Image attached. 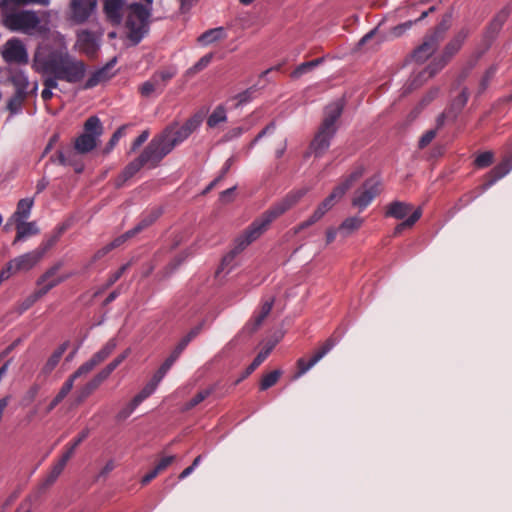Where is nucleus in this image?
<instances>
[{
  "label": "nucleus",
  "mask_w": 512,
  "mask_h": 512,
  "mask_svg": "<svg viewBox=\"0 0 512 512\" xmlns=\"http://www.w3.org/2000/svg\"><path fill=\"white\" fill-rule=\"evenodd\" d=\"M154 392H155V389L152 387V385H149L147 383L142 388V390L137 395H135L134 398L131 400L133 402V406H138L140 403H142L145 399H147Z\"/></svg>",
  "instance_id": "4d7b16f0"
},
{
  "label": "nucleus",
  "mask_w": 512,
  "mask_h": 512,
  "mask_svg": "<svg viewBox=\"0 0 512 512\" xmlns=\"http://www.w3.org/2000/svg\"><path fill=\"white\" fill-rule=\"evenodd\" d=\"M72 152L70 151L69 152V155L66 156L65 153L62 151V150H58L56 155H52L50 157V161L51 162H56L58 161V163L60 165H63V166H66V165H71L74 167V170L76 173H81L83 171V165L80 164V163H76L72 157Z\"/></svg>",
  "instance_id": "f704fd0d"
},
{
  "label": "nucleus",
  "mask_w": 512,
  "mask_h": 512,
  "mask_svg": "<svg viewBox=\"0 0 512 512\" xmlns=\"http://www.w3.org/2000/svg\"><path fill=\"white\" fill-rule=\"evenodd\" d=\"M77 45L87 56L94 55L99 49L96 35L89 30H82L77 33Z\"/></svg>",
  "instance_id": "6ab92c4d"
},
{
  "label": "nucleus",
  "mask_w": 512,
  "mask_h": 512,
  "mask_svg": "<svg viewBox=\"0 0 512 512\" xmlns=\"http://www.w3.org/2000/svg\"><path fill=\"white\" fill-rule=\"evenodd\" d=\"M274 305V298H270L262 303L260 313L255 316L250 332L254 333L262 325L265 318L270 314Z\"/></svg>",
  "instance_id": "2f4dec72"
},
{
  "label": "nucleus",
  "mask_w": 512,
  "mask_h": 512,
  "mask_svg": "<svg viewBox=\"0 0 512 512\" xmlns=\"http://www.w3.org/2000/svg\"><path fill=\"white\" fill-rule=\"evenodd\" d=\"M156 90L160 91V87L152 77L150 78V80L142 83V85L139 87V92L143 97H150L151 94Z\"/></svg>",
  "instance_id": "864d4df0"
},
{
  "label": "nucleus",
  "mask_w": 512,
  "mask_h": 512,
  "mask_svg": "<svg viewBox=\"0 0 512 512\" xmlns=\"http://www.w3.org/2000/svg\"><path fill=\"white\" fill-rule=\"evenodd\" d=\"M336 132L319 126L317 133L310 143V150L315 157H322L329 149L331 140Z\"/></svg>",
  "instance_id": "2eb2a0df"
},
{
  "label": "nucleus",
  "mask_w": 512,
  "mask_h": 512,
  "mask_svg": "<svg viewBox=\"0 0 512 512\" xmlns=\"http://www.w3.org/2000/svg\"><path fill=\"white\" fill-rule=\"evenodd\" d=\"M128 267H129V263H126V264L122 265L117 271L110 274V276L106 282L105 288H108V287L112 286L114 283H116L122 277V275L126 272Z\"/></svg>",
  "instance_id": "e2e57ef3"
},
{
  "label": "nucleus",
  "mask_w": 512,
  "mask_h": 512,
  "mask_svg": "<svg viewBox=\"0 0 512 512\" xmlns=\"http://www.w3.org/2000/svg\"><path fill=\"white\" fill-rule=\"evenodd\" d=\"M135 232L130 229L128 230L127 232H125L123 235L115 238L113 241H111L110 243H108V246L109 248L111 249V251L117 247H119L120 245H122L127 239L135 236Z\"/></svg>",
  "instance_id": "0e129e2a"
},
{
  "label": "nucleus",
  "mask_w": 512,
  "mask_h": 512,
  "mask_svg": "<svg viewBox=\"0 0 512 512\" xmlns=\"http://www.w3.org/2000/svg\"><path fill=\"white\" fill-rule=\"evenodd\" d=\"M9 80L15 86L17 92L27 93V88L29 85L28 77L21 70L14 71Z\"/></svg>",
  "instance_id": "79ce46f5"
},
{
  "label": "nucleus",
  "mask_w": 512,
  "mask_h": 512,
  "mask_svg": "<svg viewBox=\"0 0 512 512\" xmlns=\"http://www.w3.org/2000/svg\"><path fill=\"white\" fill-rule=\"evenodd\" d=\"M177 74V69L173 66L158 70L151 76L160 87V93L163 92L166 84Z\"/></svg>",
  "instance_id": "c85d7f7f"
},
{
  "label": "nucleus",
  "mask_w": 512,
  "mask_h": 512,
  "mask_svg": "<svg viewBox=\"0 0 512 512\" xmlns=\"http://www.w3.org/2000/svg\"><path fill=\"white\" fill-rule=\"evenodd\" d=\"M282 375V371L279 369L273 370L268 374L264 375L260 381V390L265 391L274 386Z\"/></svg>",
  "instance_id": "49530a36"
},
{
  "label": "nucleus",
  "mask_w": 512,
  "mask_h": 512,
  "mask_svg": "<svg viewBox=\"0 0 512 512\" xmlns=\"http://www.w3.org/2000/svg\"><path fill=\"white\" fill-rule=\"evenodd\" d=\"M469 33L470 31L468 28H462L459 30L457 34L445 45L440 57L449 63L451 59L460 51L465 40L469 36Z\"/></svg>",
  "instance_id": "f3484780"
},
{
  "label": "nucleus",
  "mask_w": 512,
  "mask_h": 512,
  "mask_svg": "<svg viewBox=\"0 0 512 512\" xmlns=\"http://www.w3.org/2000/svg\"><path fill=\"white\" fill-rule=\"evenodd\" d=\"M422 216V208L415 209L404 221L397 224L393 231V236H398L403 230L411 228Z\"/></svg>",
  "instance_id": "72a5a7b5"
},
{
  "label": "nucleus",
  "mask_w": 512,
  "mask_h": 512,
  "mask_svg": "<svg viewBox=\"0 0 512 512\" xmlns=\"http://www.w3.org/2000/svg\"><path fill=\"white\" fill-rule=\"evenodd\" d=\"M202 327H203V324H199L197 326H195L194 328H192L179 342V344L181 346H183L184 348L187 347V345L195 338L199 335V333L201 332L202 330Z\"/></svg>",
  "instance_id": "680f3d73"
},
{
  "label": "nucleus",
  "mask_w": 512,
  "mask_h": 512,
  "mask_svg": "<svg viewBox=\"0 0 512 512\" xmlns=\"http://www.w3.org/2000/svg\"><path fill=\"white\" fill-rule=\"evenodd\" d=\"M49 291V286L46 288H37L22 302V310H27L28 308H30L36 301L45 296Z\"/></svg>",
  "instance_id": "09e8293b"
},
{
  "label": "nucleus",
  "mask_w": 512,
  "mask_h": 512,
  "mask_svg": "<svg viewBox=\"0 0 512 512\" xmlns=\"http://www.w3.org/2000/svg\"><path fill=\"white\" fill-rule=\"evenodd\" d=\"M42 258L36 250L30 251L20 255L13 260L9 261L6 270L2 269V280L9 278L12 274L20 271H29L32 269Z\"/></svg>",
  "instance_id": "9b49d317"
},
{
  "label": "nucleus",
  "mask_w": 512,
  "mask_h": 512,
  "mask_svg": "<svg viewBox=\"0 0 512 512\" xmlns=\"http://www.w3.org/2000/svg\"><path fill=\"white\" fill-rule=\"evenodd\" d=\"M469 99V91L468 88H463L461 93L452 101L451 110L455 112V115L460 113L462 109L465 107Z\"/></svg>",
  "instance_id": "de8ad7c7"
},
{
  "label": "nucleus",
  "mask_w": 512,
  "mask_h": 512,
  "mask_svg": "<svg viewBox=\"0 0 512 512\" xmlns=\"http://www.w3.org/2000/svg\"><path fill=\"white\" fill-rule=\"evenodd\" d=\"M66 467V464L62 463L58 460L52 467L47 476L41 482L39 489L41 491H46L50 488L58 479V477L62 474Z\"/></svg>",
  "instance_id": "a878e982"
},
{
  "label": "nucleus",
  "mask_w": 512,
  "mask_h": 512,
  "mask_svg": "<svg viewBox=\"0 0 512 512\" xmlns=\"http://www.w3.org/2000/svg\"><path fill=\"white\" fill-rule=\"evenodd\" d=\"M227 121L226 109L223 105H218L207 119V125L210 128L216 127L220 123Z\"/></svg>",
  "instance_id": "37998d69"
},
{
  "label": "nucleus",
  "mask_w": 512,
  "mask_h": 512,
  "mask_svg": "<svg viewBox=\"0 0 512 512\" xmlns=\"http://www.w3.org/2000/svg\"><path fill=\"white\" fill-rule=\"evenodd\" d=\"M16 231L17 233L14 243L23 241L30 236L37 235L39 233V228L37 227L36 222L20 221L16 224Z\"/></svg>",
  "instance_id": "393cba45"
},
{
  "label": "nucleus",
  "mask_w": 512,
  "mask_h": 512,
  "mask_svg": "<svg viewBox=\"0 0 512 512\" xmlns=\"http://www.w3.org/2000/svg\"><path fill=\"white\" fill-rule=\"evenodd\" d=\"M149 137V130H144L141 134L132 142L130 152H135Z\"/></svg>",
  "instance_id": "774afa93"
},
{
  "label": "nucleus",
  "mask_w": 512,
  "mask_h": 512,
  "mask_svg": "<svg viewBox=\"0 0 512 512\" xmlns=\"http://www.w3.org/2000/svg\"><path fill=\"white\" fill-rule=\"evenodd\" d=\"M32 206H33V200L32 199H29V198L21 199L18 202L17 210H16L14 215L19 217V218H21V219H26L30 215V211H31Z\"/></svg>",
  "instance_id": "8fccbe9b"
},
{
  "label": "nucleus",
  "mask_w": 512,
  "mask_h": 512,
  "mask_svg": "<svg viewBox=\"0 0 512 512\" xmlns=\"http://www.w3.org/2000/svg\"><path fill=\"white\" fill-rule=\"evenodd\" d=\"M76 448L77 447L74 446L72 442L67 444L65 447V451L58 460L67 465L68 461L73 457Z\"/></svg>",
  "instance_id": "338daca9"
},
{
  "label": "nucleus",
  "mask_w": 512,
  "mask_h": 512,
  "mask_svg": "<svg viewBox=\"0 0 512 512\" xmlns=\"http://www.w3.org/2000/svg\"><path fill=\"white\" fill-rule=\"evenodd\" d=\"M96 365L94 364V362L89 359L88 361L84 362L83 364H81L78 369L73 372L70 377L74 380H76L77 378H79L80 376L84 375V374H87L89 373L90 371H92L94 369Z\"/></svg>",
  "instance_id": "bf43d9fd"
},
{
  "label": "nucleus",
  "mask_w": 512,
  "mask_h": 512,
  "mask_svg": "<svg viewBox=\"0 0 512 512\" xmlns=\"http://www.w3.org/2000/svg\"><path fill=\"white\" fill-rule=\"evenodd\" d=\"M304 194L305 191L291 193L257 217L235 238L233 248L223 256L220 266L216 270V274L230 273L237 266V256L266 232L271 223L293 207Z\"/></svg>",
  "instance_id": "f03ea898"
},
{
  "label": "nucleus",
  "mask_w": 512,
  "mask_h": 512,
  "mask_svg": "<svg viewBox=\"0 0 512 512\" xmlns=\"http://www.w3.org/2000/svg\"><path fill=\"white\" fill-rule=\"evenodd\" d=\"M364 174V168L362 166L357 167L354 171H352L338 186L337 189H340L342 194L344 195L351 186L358 181Z\"/></svg>",
  "instance_id": "ea45409f"
},
{
  "label": "nucleus",
  "mask_w": 512,
  "mask_h": 512,
  "mask_svg": "<svg viewBox=\"0 0 512 512\" xmlns=\"http://www.w3.org/2000/svg\"><path fill=\"white\" fill-rule=\"evenodd\" d=\"M153 2H104V14L113 26L124 25L126 38L138 45L149 33Z\"/></svg>",
  "instance_id": "7ed1b4c3"
},
{
  "label": "nucleus",
  "mask_w": 512,
  "mask_h": 512,
  "mask_svg": "<svg viewBox=\"0 0 512 512\" xmlns=\"http://www.w3.org/2000/svg\"><path fill=\"white\" fill-rule=\"evenodd\" d=\"M364 174V168L362 166L357 167L354 171H352L338 186L337 189H340L342 194L344 195L351 186L358 181Z\"/></svg>",
  "instance_id": "58836bf2"
},
{
  "label": "nucleus",
  "mask_w": 512,
  "mask_h": 512,
  "mask_svg": "<svg viewBox=\"0 0 512 512\" xmlns=\"http://www.w3.org/2000/svg\"><path fill=\"white\" fill-rule=\"evenodd\" d=\"M99 385L91 379L89 382H87L80 390L76 393L75 398V404L79 405L81 404L86 398H88L97 388Z\"/></svg>",
  "instance_id": "a18cd8bd"
},
{
  "label": "nucleus",
  "mask_w": 512,
  "mask_h": 512,
  "mask_svg": "<svg viewBox=\"0 0 512 512\" xmlns=\"http://www.w3.org/2000/svg\"><path fill=\"white\" fill-rule=\"evenodd\" d=\"M512 169V162L509 159H504L502 162L494 166L485 176V182L482 189L485 191L494 185L498 180L507 175Z\"/></svg>",
  "instance_id": "a211bd4d"
},
{
  "label": "nucleus",
  "mask_w": 512,
  "mask_h": 512,
  "mask_svg": "<svg viewBox=\"0 0 512 512\" xmlns=\"http://www.w3.org/2000/svg\"><path fill=\"white\" fill-rule=\"evenodd\" d=\"M117 57H113L103 67L95 70L83 85V89L88 90L96 87L98 84L111 79L114 74L110 73V69L117 63Z\"/></svg>",
  "instance_id": "dca6fc26"
},
{
  "label": "nucleus",
  "mask_w": 512,
  "mask_h": 512,
  "mask_svg": "<svg viewBox=\"0 0 512 512\" xmlns=\"http://www.w3.org/2000/svg\"><path fill=\"white\" fill-rule=\"evenodd\" d=\"M213 57H214L213 53H208V54L204 55L203 57H201L192 67H190L186 71V73H185L186 76L193 77L197 73L204 70L211 63Z\"/></svg>",
  "instance_id": "c03bdc74"
},
{
  "label": "nucleus",
  "mask_w": 512,
  "mask_h": 512,
  "mask_svg": "<svg viewBox=\"0 0 512 512\" xmlns=\"http://www.w3.org/2000/svg\"><path fill=\"white\" fill-rule=\"evenodd\" d=\"M435 6H431L430 8L421 11V14L418 18H416L414 21L408 20L404 23H401L399 25H396L390 29V34L394 38L401 37L406 31H408L414 23H417L424 19L430 12L435 11Z\"/></svg>",
  "instance_id": "b1692460"
},
{
  "label": "nucleus",
  "mask_w": 512,
  "mask_h": 512,
  "mask_svg": "<svg viewBox=\"0 0 512 512\" xmlns=\"http://www.w3.org/2000/svg\"><path fill=\"white\" fill-rule=\"evenodd\" d=\"M494 160V154L492 151H485L477 155L474 160V165L477 168H486L489 167Z\"/></svg>",
  "instance_id": "603ef678"
},
{
  "label": "nucleus",
  "mask_w": 512,
  "mask_h": 512,
  "mask_svg": "<svg viewBox=\"0 0 512 512\" xmlns=\"http://www.w3.org/2000/svg\"><path fill=\"white\" fill-rule=\"evenodd\" d=\"M117 344L115 339H110L98 352H96L90 359L95 365L100 364L106 360L114 351Z\"/></svg>",
  "instance_id": "e433bc0d"
},
{
  "label": "nucleus",
  "mask_w": 512,
  "mask_h": 512,
  "mask_svg": "<svg viewBox=\"0 0 512 512\" xmlns=\"http://www.w3.org/2000/svg\"><path fill=\"white\" fill-rule=\"evenodd\" d=\"M413 211V206L410 203L396 200L385 207V217L402 220Z\"/></svg>",
  "instance_id": "412c9836"
},
{
  "label": "nucleus",
  "mask_w": 512,
  "mask_h": 512,
  "mask_svg": "<svg viewBox=\"0 0 512 512\" xmlns=\"http://www.w3.org/2000/svg\"><path fill=\"white\" fill-rule=\"evenodd\" d=\"M200 116L189 118L182 126L170 125L159 135L152 138L150 143L164 159L176 145L185 141L201 124Z\"/></svg>",
  "instance_id": "39448f33"
},
{
  "label": "nucleus",
  "mask_w": 512,
  "mask_h": 512,
  "mask_svg": "<svg viewBox=\"0 0 512 512\" xmlns=\"http://www.w3.org/2000/svg\"><path fill=\"white\" fill-rule=\"evenodd\" d=\"M276 129V123L271 121L268 125H266L250 142L248 149H252L264 136L272 134Z\"/></svg>",
  "instance_id": "6e6d98bb"
},
{
  "label": "nucleus",
  "mask_w": 512,
  "mask_h": 512,
  "mask_svg": "<svg viewBox=\"0 0 512 512\" xmlns=\"http://www.w3.org/2000/svg\"><path fill=\"white\" fill-rule=\"evenodd\" d=\"M117 344L115 339H110L98 352H96L90 359L95 365L100 364L106 360L114 351Z\"/></svg>",
  "instance_id": "4c0bfd02"
},
{
  "label": "nucleus",
  "mask_w": 512,
  "mask_h": 512,
  "mask_svg": "<svg viewBox=\"0 0 512 512\" xmlns=\"http://www.w3.org/2000/svg\"><path fill=\"white\" fill-rule=\"evenodd\" d=\"M161 214L162 211L160 208L151 210L134 228H132V230L135 232V234L139 233L140 231L151 226L160 217Z\"/></svg>",
  "instance_id": "c9c22d12"
},
{
  "label": "nucleus",
  "mask_w": 512,
  "mask_h": 512,
  "mask_svg": "<svg viewBox=\"0 0 512 512\" xmlns=\"http://www.w3.org/2000/svg\"><path fill=\"white\" fill-rule=\"evenodd\" d=\"M103 125L97 116H90L84 123L83 132L74 140V149L79 154H87L97 147Z\"/></svg>",
  "instance_id": "6e6552de"
},
{
  "label": "nucleus",
  "mask_w": 512,
  "mask_h": 512,
  "mask_svg": "<svg viewBox=\"0 0 512 512\" xmlns=\"http://www.w3.org/2000/svg\"><path fill=\"white\" fill-rule=\"evenodd\" d=\"M63 267V262L58 261L49 267L36 281L38 288L50 287V290L69 279L73 273L59 275V270Z\"/></svg>",
  "instance_id": "ddd939ff"
},
{
  "label": "nucleus",
  "mask_w": 512,
  "mask_h": 512,
  "mask_svg": "<svg viewBox=\"0 0 512 512\" xmlns=\"http://www.w3.org/2000/svg\"><path fill=\"white\" fill-rule=\"evenodd\" d=\"M59 240V234H54L50 236L48 239L44 240L38 248L35 250L38 252L40 257L42 258L45 253L51 249Z\"/></svg>",
  "instance_id": "5fc2aeb1"
},
{
  "label": "nucleus",
  "mask_w": 512,
  "mask_h": 512,
  "mask_svg": "<svg viewBox=\"0 0 512 512\" xmlns=\"http://www.w3.org/2000/svg\"><path fill=\"white\" fill-rule=\"evenodd\" d=\"M451 18L452 15L450 13L445 14L442 21L425 35L423 42L417 46L411 54V58L415 62L420 64L424 63L436 52L445 33L450 28Z\"/></svg>",
  "instance_id": "0eeeda50"
},
{
  "label": "nucleus",
  "mask_w": 512,
  "mask_h": 512,
  "mask_svg": "<svg viewBox=\"0 0 512 512\" xmlns=\"http://www.w3.org/2000/svg\"><path fill=\"white\" fill-rule=\"evenodd\" d=\"M217 388V384H213L208 388L199 391L193 398H191L185 405L183 406V411H189L204 401L207 397L215 392Z\"/></svg>",
  "instance_id": "473e14b6"
},
{
  "label": "nucleus",
  "mask_w": 512,
  "mask_h": 512,
  "mask_svg": "<svg viewBox=\"0 0 512 512\" xmlns=\"http://www.w3.org/2000/svg\"><path fill=\"white\" fill-rule=\"evenodd\" d=\"M448 62L444 60L442 57L435 58L423 71L425 74H428L429 77H433L439 71H441Z\"/></svg>",
  "instance_id": "3c124183"
},
{
  "label": "nucleus",
  "mask_w": 512,
  "mask_h": 512,
  "mask_svg": "<svg viewBox=\"0 0 512 512\" xmlns=\"http://www.w3.org/2000/svg\"><path fill=\"white\" fill-rule=\"evenodd\" d=\"M2 58L8 64L27 65L29 63V55L24 42L13 37L6 41L2 47Z\"/></svg>",
  "instance_id": "1a4fd4ad"
},
{
  "label": "nucleus",
  "mask_w": 512,
  "mask_h": 512,
  "mask_svg": "<svg viewBox=\"0 0 512 512\" xmlns=\"http://www.w3.org/2000/svg\"><path fill=\"white\" fill-rule=\"evenodd\" d=\"M364 223V219L358 216L346 218L338 227L339 233L345 238L357 231Z\"/></svg>",
  "instance_id": "bb28decb"
},
{
  "label": "nucleus",
  "mask_w": 512,
  "mask_h": 512,
  "mask_svg": "<svg viewBox=\"0 0 512 512\" xmlns=\"http://www.w3.org/2000/svg\"><path fill=\"white\" fill-rule=\"evenodd\" d=\"M9 2H2V25L12 32H20L29 36H43L49 28L39 15L30 10H13L4 13V7Z\"/></svg>",
  "instance_id": "20e7f679"
},
{
  "label": "nucleus",
  "mask_w": 512,
  "mask_h": 512,
  "mask_svg": "<svg viewBox=\"0 0 512 512\" xmlns=\"http://www.w3.org/2000/svg\"><path fill=\"white\" fill-rule=\"evenodd\" d=\"M325 61V57H319L311 61L303 62L299 64L292 72L291 78L298 79L304 74L312 71L314 68L318 67Z\"/></svg>",
  "instance_id": "7c9ffc66"
},
{
  "label": "nucleus",
  "mask_w": 512,
  "mask_h": 512,
  "mask_svg": "<svg viewBox=\"0 0 512 512\" xmlns=\"http://www.w3.org/2000/svg\"><path fill=\"white\" fill-rule=\"evenodd\" d=\"M97 2H71L68 20L75 25L85 23L96 10Z\"/></svg>",
  "instance_id": "4468645a"
},
{
  "label": "nucleus",
  "mask_w": 512,
  "mask_h": 512,
  "mask_svg": "<svg viewBox=\"0 0 512 512\" xmlns=\"http://www.w3.org/2000/svg\"><path fill=\"white\" fill-rule=\"evenodd\" d=\"M342 191L337 189L336 187L330 193L328 197H326L313 212L314 218L318 221L335 205V203L343 197Z\"/></svg>",
  "instance_id": "4be33fe9"
},
{
  "label": "nucleus",
  "mask_w": 512,
  "mask_h": 512,
  "mask_svg": "<svg viewBox=\"0 0 512 512\" xmlns=\"http://www.w3.org/2000/svg\"><path fill=\"white\" fill-rule=\"evenodd\" d=\"M496 70L497 69L495 66H491L486 70V72L483 75V77L480 81V84H479V91H478L479 94L483 93L488 88L490 81L493 79V77L496 74Z\"/></svg>",
  "instance_id": "13d9d810"
},
{
  "label": "nucleus",
  "mask_w": 512,
  "mask_h": 512,
  "mask_svg": "<svg viewBox=\"0 0 512 512\" xmlns=\"http://www.w3.org/2000/svg\"><path fill=\"white\" fill-rule=\"evenodd\" d=\"M31 67L43 76L44 89L41 97L45 102L52 99V90L58 87L59 81L76 84L85 78L87 72V64L71 55L65 46H38L33 54Z\"/></svg>",
  "instance_id": "f257e3e1"
},
{
  "label": "nucleus",
  "mask_w": 512,
  "mask_h": 512,
  "mask_svg": "<svg viewBox=\"0 0 512 512\" xmlns=\"http://www.w3.org/2000/svg\"><path fill=\"white\" fill-rule=\"evenodd\" d=\"M381 181L377 177H371L363 183L362 187L355 192L352 199V206L360 211L364 210L380 193Z\"/></svg>",
  "instance_id": "9d476101"
},
{
  "label": "nucleus",
  "mask_w": 512,
  "mask_h": 512,
  "mask_svg": "<svg viewBox=\"0 0 512 512\" xmlns=\"http://www.w3.org/2000/svg\"><path fill=\"white\" fill-rule=\"evenodd\" d=\"M437 132L436 130L434 129H431V130H428L426 131L422 136L421 138L419 139V142H418V147L420 149H423L425 148L426 146H428L432 141L433 139L435 138Z\"/></svg>",
  "instance_id": "69168bd1"
},
{
  "label": "nucleus",
  "mask_w": 512,
  "mask_h": 512,
  "mask_svg": "<svg viewBox=\"0 0 512 512\" xmlns=\"http://www.w3.org/2000/svg\"><path fill=\"white\" fill-rule=\"evenodd\" d=\"M27 98V93L15 91L14 95L7 102V110L11 115L21 112L23 103Z\"/></svg>",
  "instance_id": "a19ab883"
},
{
  "label": "nucleus",
  "mask_w": 512,
  "mask_h": 512,
  "mask_svg": "<svg viewBox=\"0 0 512 512\" xmlns=\"http://www.w3.org/2000/svg\"><path fill=\"white\" fill-rule=\"evenodd\" d=\"M343 105L340 102H334L325 107L324 119L321 127L337 132L336 122L341 117Z\"/></svg>",
  "instance_id": "aec40b11"
},
{
  "label": "nucleus",
  "mask_w": 512,
  "mask_h": 512,
  "mask_svg": "<svg viewBox=\"0 0 512 512\" xmlns=\"http://www.w3.org/2000/svg\"><path fill=\"white\" fill-rule=\"evenodd\" d=\"M226 37V33L223 27L212 28L198 37V42L202 45H209L216 41L222 40Z\"/></svg>",
  "instance_id": "c756f323"
},
{
  "label": "nucleus",
  "mask_w": 512,
  "mask_h": 512,
  "mask_svg": "<svg viewBox=\"0 0 512 512\" xmlns=\"http://www.w3.org/2000/svg\"><path fill=\"white\" fill-rule=\"evenodd\" d=\"M69 346H70V341L67 340V341L63 342L52 353V355L48 358V360L46 361V363L44 364V366L42 368L43 374L48 375L55 369V367L58 365L60 359L62 358L63 354L65 353V351L68 349Z\"/></svg>",
  "instance_id": "5701e85b"
},
{
  "label": "nucleus",
  "mask_w": 512,
  "mask_h": 512,
  "mask_svg": "<svg viewBox=\"0 0 512 512\" xmlns=\"http://www.w3.org/2000/svg\"><path fill=\"white\" fill-rule=\"evenodd\" d=\"M273 349V346L266 347L265 349L261 350L257 356L254 358V360L251 362V364L245 369L242 376L235 382V384H239L242 380H244L246 377H248L250 374H252L255 369L260 366L264 360L269 356Z\"/></svg>",
  "instance_id": "cd10ccee"
},
{
  "label": "nucleus",
  "mask_w": 512,
  "mask_h": 512,
  "mask_svg": "<svg viewBox=\"0 0 512 512\" xmlns=\"http://www.w3.org/2000/svg\"><path fill=\"white\" fill-rule=\"evenodd\" d=\"M74 379H72L70 376L67 378V380L63 383L62 387L60 388L59 392L55 396L56 400H59L60 402L63 401V399L70 393L74 386Z\"/></svg>",
  "instance_id": "052dcab7"
},
{
  "label": "nucleus",
  "mask_w": 512,
  "mask_h": 512,
  "mask_svg": "<svg viewBox=\"0 0 512 512\" xmlns=\"http://www.w3.org/2000/svg\"><path fill=\"white\" fill-rule=\"evenodd\" d=\"M339 339L334 337V335L330 336L323 345L314 353V355L307 361L304 358H299L297 360V368L298 371L295 374V378H298L304 375L307 371H309L316 363H318L327 353H329L333 347L338 343Z\"/></svg>",
  "instance_id": "f8f14e48"
},
{
  "label": "nucleus",
  "mask_w": 512,
  "mask_h": 512,
  "mask_svg": "<svg viewBox=\"0 0 512 512\" xmlns=\"http://www.w3.org/2000/svg\"><path fill=\"white\" fill-rule=\"evenodd\" d=\"M162 160L161 155L158 154L157 150L149 142L140 155L129 162L115 178V188L119 189L123 187L124 184L136 175L143 167H147L148 169L156 168Z\"/></svg>",
  "instance_id": "423d86ee"
}]
</instances>
